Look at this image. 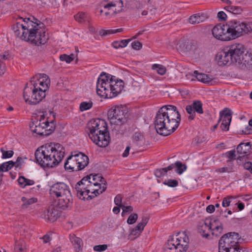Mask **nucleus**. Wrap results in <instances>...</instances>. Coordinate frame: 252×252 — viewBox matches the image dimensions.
Masks as SVG:
<instances>
[{
	"instance_id": "f257e3e1",
	"label": "nucleus",
	"mask_w": 252,
	"mask_h": 252,
	"mask_svg": "<svg viewBox=\"0 0 252 252\" xmlns=\"http://www.w3.org/2000/svg\"><path fill=\"white\" fill-rule=\"evenodd\" d=\"M181 120V116L176 106L164 105L160 108L155 118L156 130L160 135H170L178 128Z\"/></svg>"
},
{
	"instance_id": "f03ea898",
	"label": "nucleus",
	"mask_w": 252,
	"mask_h": 252,
	"mask_svg": "<svg viewBox=\"0 0 252 252\" xmlns=\"http://www.w3.org/2000/svg\"><path fill=\"white\" fill-rule=\"evenodd\" d=\"M65 148L60 144H45L38 148L34 153L36 162L41 167L52 168L63 160Z\"/></svg>"
},
{
	"instance_id": "7ed1b4c3",
	"label": "nucleus",
	"mask_w": 252,
	"mask_h": 252,
	"mask_svg": "<svg viewBox=\"0 0 252 252\" xmlns=\"http://www.w3.org/2000/svg\"><path fill=\"white\" fill-rule=\"evenodd\" d=\"M18 19L22 20L31 44L39 46L44 45L47 42L49 37L46 33L45 25L42 22L33 16L25 18L18 16Z\"/></svg>"
},
{
	"instance_id": "20e7f679",
	"label": "nucleus",
	"mask_w": 252,
	"mask_h": 252,
	"mask_svg": "<svg viewBox=\"0 0 252 252\" xmlns=\"http://www.w3.org/2000/svg\"><path fill=\"white\" fill-rule=\"evenodd\" d=\"M49 193L53 198H57V206L63 210L71 208L73 198L69 187L63 182H57L51 186Z\"/></svg>"
},
{
	"instance_id": "39448f33",
	"label": "nucleus",
	"mask_w": 252,
	"mask_h": 252,
	"mask_svg": "<svg viewBox=\"0 0 252 252\" xmlns=\"http://www.w3.org/2000/svg\"><path fill=\"white\" fill-rule=\"evenodd\" d=\"M189 238L186 232H180L170 236L165 243L163 252H186L189 248Z\"/></svg>"
},
{
	"instance_id": "423d86ee",
	"label": "nucleus",
	"mask_w": 252,
	"mask_h": 252,
	"mask_svg": "<svg viewBox=\"0 0 252 252\" xmlns=\"http://www.w3.org/2000/svg\"><path fill=\"white\" fill-rule=\"evenodd\" d=\"M89 162V158L87 156L82 152L76 153L74 152L66 158L64 167L65 169L79 171L86 167Z\"/></svg>"
},
{
	"instance_id": "0eeeda50",
	"label": "nucleus",
	"mask_w": 252,
	"mask_h": 252,
	"mask_svg": "<svg viewBox=\"0 0 252 252\" xmlns=\"http://www.w3.org/2000/svg\"><path fill=\"white\" fill-rule=\"evenodd\" d=\"M227 26L230 40L248 34L252 31V24L241 22L236 20L228 21Z\"/></svg>"
},
{
	"instance_id": "6e6552de",
	"label": "nucleus",
	"mask_w": 252,
	"mask_h": 252,
	"mask_svg": "<svg viewBox=\"0 0 252 252\" xmlns=\"http://www.w3.org/2000/svg\"><path fill=\"white\" fill-rule=\"evenodd\" d=\"M127 110L122 105L115 106L109 110L107 115L111 123L121 125L127 121Z\"/></svg>"
},
{
	"instance_id": "1a4fd4ad",
	"label": "nucleus",
	"mask_w": 252,
	"mask_h": 252,
	"mask_svg": "<svg viewBox=\"0 0 252 252\" xmlns=\"http://www.w3.org/2000/svg\"><path fill=\"white\" fill-rule=\"evenodd\" d=\"M240 238L239 233L235 232L223 235L219 240V250H229L231 248H238Z\"/></svg>"
},
{
	"instance_id": "9d476101",
	"label": "nucleus",
	"mask_w": 252,
	"mask_h": 252,
	"mask_svg": "<svg viewBox=\"0 0 252 252\" xmlns=\"http://www.w3.org/2000/svg\"><path fill=\"white\" fill-rule=\"evenodd\" d=\"M174 168H176L175 171L176 173L182 174L187 169V166L185 164H183L180 161H177L166 167L156 169L154 171V174L157 178H161L165 175L167 171Z\"/></svg>"
},
{
	"instance_id": "9b49d317",
	"label": "nucleus",
	"mask_w": 252,
	"mask_h": 252,
	"mask_svg": "<svg viewBox=\"0 0 252 252\" xmlns=\"http://www.w3.org/2000/svg\"><path fill=\"white\" fill-rule=\"evenodd\" d=\"M227 22L225 24L217 25L212 30V34L215 38L221 41H229V32Z\"/></svg>"
},
{
	"instance_id": "f8f14e48",
	"label": "nucleus",
	"mask_w": 252,
	"mask_h": 252,
	"mask_svg": "<svg viewBox=\"0 0 252 252\" xmlns=\"http://www.w3.org/2000/svg\"><path fill=\"white\" fill-rule=\"evenodd\" d=\"M230 56L232 63H241V57L244 53L245 49L241 44H236L226 47Z\"/></svg>"
},
{
	"instance_id": "ddd939ff",
	"label": "nucleus",
	"mask_w": 252,
	"mask_h": 252,
	"mask_svg": "<svg viewBox=\"0 0 252 252\" xmlns=\"http://www.w3.org/2000/svg\"><path fill=\"white\" fill-rule=\"evenodd\" d=\"M91 140L98 147L104 148L109 143L110 137L108 130L96 133L95 134L89 135Z\"/></svg>"
},
{
	"instance_id": "4468645a",
	"label": "nucleus",
	"mask_w": 252,
	"mask_h": 252,
	"mask_svg": "<svg viewBox=\"0 0 252 252\" xmlns=\"http://www.w3.org/2000/svg\"><path fill=\"white\" fill-rule=\"evenodd\" d=\"M89 135L104 132L108 130L107 125L105 120L97 119L91 121L89 124Z\"/></svg>"
},
{
	"instance_id": "2eb2a0df",
	"label": "nucleus",
	"mask_w": 252,
	"mask_h": 252,
	"mask_svg": "<svg viewBox=\"0 0 252 252\" xmlns=\"http://www.w3.org/2000/svg\"><path fill=\"white\" fill-rule=\"evenodd\" d=\"M212 224V222L208 219L199 221L197 226L198 232L203 237L209 238L211 229L213 227Z\"/></svg>"
},
{
	"instance_id": "dca6fc26",
	"label": "nucleus",
	"mask_w": 252,
	"mask_h": 252,
	"mask_svg": "<svg viewBox=\"0 0 252 252\" xmlns=\"http://www.w3.org/2000/svg\"><path fill=\"white\" fill-rule=\"evenodd\" d=\"M100 85H96V93L101 97L112 98L114 97L112 90L110 88V84L102 81Z\"/></svg>"
},
{
	"instance_id": "f3484780",
	"label": "nucleus",
	"mask_w": 252,
	"mask_h": 252,
	"mask_svg": "<svg viewBox=\"0 0 252 252\" xmlns=\"http://www.w3.org/2000/svg\"><path fill=\"white\" fill-rule=\"evenodd\" d=\"M12 30L15 36L19 37L22 40L30 42V38L28 37L23 23H20V22H16L12 25Z\"/></svg>"
},
{
	"instance_id": "a211bd4d",
	"label": "nucleus",
	"mask_w": 252,
	"mask_h": 252,
	"mask_svg": "<svg viewBox=\"0 0 252 252\" xmlns=\"http://www.w3.org/2000/svg\"><path fill=\"white\" fill-rule=\"evenodd\" d=\"M216 59L219 66H224L233 63L226 47L216 55Z\"/></svg>"
},
{
	"instance_id": "6ab92c4d",
	"label": "nucleus",
	"mask_w": 252,
	"mask_h": 252,
	"mask_svg": "<svg viewBox=\"0 0 252 252\" xmlns=\"http://www.w3.org/2000/svg\"><path fill=\"white\" fill-rule=\"evenodd\" d=\"M91 180V175H87L83 178V179L78 182L75 185V189H80L86 192L88 195L90 192V187L93 186V182Z\"/></svg>"
},
{
	"instance_id": "aec40b11",
	"label": "nucleus",
	"mask_w": 252,
	"mask_h": 252,
	"mask_svg": "<svg viewBox=\"0 0 252 252\" xmlns=\"http://www.w3.org/2000/svg\"><path fill=\"white\" fill-rule=\"evenodd\" d=\"M45 121L41 122V120L32 122L30 125L31 130L34 133L40 136H44L45 128L47 126Z\"/></svg>"
},
{
	"instance_id": "412c9836",
	"label": "nucleus",
	"mask_w": 252,
	"mask_h": 252,
	"mask_svg": "<svg viewBox=\"0 0 252 252\" xmlns=\"http://www.w3.org/2000/svg\"><path fill=\"white\" fill-rule=\"evenodd\" d=\"M33 84L32 81L31 80L29 86H26L24 90L23 97L25 101L30 105H35L33 92Z\"/></svg>"
},
{
	"instance_id": "4be33fe9",
	"label": "nucleus",
	"mask_w": 252,
	"mask_h": 252,
	"mask_svg": "<svg viewBox=\"0 0 252 252\" xmlns=\"http://www.w3.org/2000/svg\"><path fill=\"white\" fill-rule=\"evenodd\" d=\"M110 88L111 89L114 97L120 94L124 88V82L121 79H118L116 77L113 80H110Z\"/></svg>"
},
{
	"instance_id": "5701e85b",
	"label": "nucleus",
	"mask_w": 252,
	"mask_h": 252,
	"mask_svg": "<svg viewBox=\"0 0 252 252\" xmlns=\"http://www.w3.org/2000/svg\"><path fill=\"white\" fill-rule=\"evenodd\" d=\"M179 48L181 51L185 52L195 49V45L193 41H190L188 39L182 38L178 43Z\"/></svg>"
},
{
	"instance_id": "b1692460",
	"label": "nucleus",
	"mask_w": 252,
	"mask_h": 252,
	"mask_svg": "<svg viewBox=\"0 0 252 252\" xmlns=\"http://www.w3.org/2000/svg\"><path fill=\"white\" fill-rule=\"evenodd\" d=\"M33 92H34V104L39 103L46 96V92L44 88H41L37 84H33Z\"/></svg>"
},
{
	"instance_id": "393cba45",
	"label": "nucleus",
	"mask_w": 252,
	"mask_h": 252,
	"mask_svg": "<svg viewBox=\"0 0 252 252\" xmlns=\"http://www.w3.org/2000/svg\"><path fill=\"white\" fill-rule=\"evenodd\" d=\"M61 212L54 207H49L45 212V219L50 221L54 222L60 217Z\"/></svg>"
},
{
	"instance_id": "a878e982",
	"label": "nucleus",
	"mask_w": 252,
	"mask_h": 252,
	"mask_svg": "<svg viewBox=\"0 0 252 252\" xmlns=\"http://www.w3.org/2000/svg\"><path fill=\"white\" fill-rule=\"evenodd\" d=\"M123 6V2L122 0H112L104 5V8L109 9L112 7H114V13L117 14L122 11Z\"/></svg>"
},
{
	"instance_id": "bb28decb",
	"label": "nucleus",
	"mask_w": 252,
	"mask_h": 252,
	"mask_svg": "<svg viewBox=\"0 0 252 252\" xmlns=\"http://www.w3.org/2000/svg\"><path fill=\"white\" fill-rule=\"evenodd\" d=\"M98 181H99V182L101 183H98L97 182L93 183L94 186H99V189H96L93 192V193L95 194V196H97V195L103 193L107 188V182L103 177L99 175Z\"/></svg>"
},
{
	"instance_id": "cd10ccee",
	"label": "nucleus",
	"mask_w": 252,
	"mask_h": 252,
	"mask_svg": "<svg viewBox=\"0 0 252 252\" xmlns=\"http://www.w3.org/2000/svg\"><path fill=\"white\" fill-rule=\"evenodd\" d=\"M212 228L211 229L212 235L216 237H219L222 233L223 226L218 220H214L212 221Z\"/></svg>"
},
{
	"instance_id": "c85d7f7f",
	"label": "nucleus",
	"mask_w": 252,
	"mask_h": 252,
	"mask_svg": "<svg viewBox=\"0 0 252 252\" xmlns=\"http://www.w3.org/2000/svg\"><path fill=\"white\" fill-rule=\"evenodd\" d=\"M35 77H33L32 78V84H37L39 85V87H40L41 88H44L45 89V92H46L50 85V80L48 77H47L46 76L45 77V78H42L41 80H40L41 78L40 79H38L37 77L36 80H34L35 79Z\"/></svg>"
},
{
	"instance_id": "c756f323",
	"label": "nucleus",
	"mask_w": 252,
	"mask_h": 252,
	"mask_svg": "<svg viewBox=\"0 0 252 252\" xmlns=\"http://www.w3.org/2000/svg\"><path fill=\"white\" fill-rule=\"evenodd\" d=\"M250 142L246 143L241 142L237 147V152L239 155H243V158L251 150Z\"/></svg>"
},
{
	"instance_id": "7c9ffc66",
	"label": "nucleus",
	"mask_w": 252,
	"mask_h": 252,
	"mask_svg": "<svg viewBox=\"0 0 252 252\" xmlns=\"http://www.w3.org/2000/svg\"><path fill=\"white\" fill-rule=\"evenodd\" d=\"M206 19L205 14L197 13L193 14L189 18V22L192 25H196L203 22Z\"/></svg>"
},
{
	"instance_id": "2f4dec72",
	"label": "nucleus",
	"mask_w": 252,
	"mask_h": 252,
	"mask_svg": "<svg viewBox=\"0 0 252 252\" xmlns=\"http://www.w3.org/2000/svg\"><path fill=\"white\" fill-rule=\"evenodd\" d=\"M220 117L218 123L220 120H222V123L225 124H230L231 121V111L225 108L223 111L220 112Z\"/></svg>"
},
{
	"instance_id": "473e14b6",
	"label": "nucleus",
	"mask_w": 252,
	"mask_h": 252,
	"mask_svg": "<svg viewBox=\"0 0 252 252\" xmlns=\"http://www.w3.org/2000/svg\"><path fill=\"white\" fill-rule=\"evenodd\" d=\"M70 240L74 245L76 252H79L82 250L83 243L82 240L75 235L70 236Z\"/></svg>"
},
{
	"instance_id": "72a5a7b5",
	"label": "nucleus",
	"mask_w": 252,
	"mask_h": 252,
	"mask_svg": "<svg viewBox=\"0 0 252 252\" xmlns=\"http://www.w3.org/2000/svg\"><path fill=\"white\" fill-rule=\"evenodd\" d=\"M221 157L228 158V159L226 160L227 163L231 162L235 159L241 161L243 159V157L241 156H239L238 157L236 158L235 150H232L226 153H223L221 155Z\"/></svg>"
},
{
	"instance_id": "f704fd0d",
	"label": "nucleus",
	"mask_w": 252,
	"mask_h": 252,
	"mask_svg": "<svg viewBox=\"0 0 252 252\" xmlns=\"http://www.w3.org/2000/svg\"><path fill=\"white\" fill-rule=\"evenodd\" d=\"M114 78H115V76L103 72L100 74L97 79L96 85H100L101 83L103 84V81H104V83L110 84V80H113Z\"/></svg>"
},
{
	"instance_id": "c9c22d12",
	"label": "nucleus",
	"mask_w": 252,
	"mask_h": 252,
	"mask_svg": "<svg viewBox=\"0 0 252 252\" xmlns=\"http://www.w3.org/2000/svg\"><path fill=\"white\" fill-rule=\"evenodd\" d=\"M3 252H7L4 250ZM13 252H27L26 250L25 242L23 239L15 240V247Z\"/></svg>"
},
{
	"instance_id": "e433bc0d",
	"label": "nucleus",
	"mask_w": 252,
	"mask_h": 252,
	"mask_svg": "<svg viewBox=\"0 0 252 252\" xmlns=\"http://www.w3.org/2000/svg\"><path fill=\"white\" fill-rule=\"evenodd\" d=\"M46 124H47V127L45 128L44 136H47L50 135L55 129L56 123L54 120L49 122L47 119L45 120Z\"/></svg>"
},
{
	"instance_id": "4c0bfd02",
	"label": "nucleus",
	"mask_w": 252,
	"mask_h": 252,
	"mask_svg": "<svg viewBox=\"0 0 252 252\" xmlns=\"http://www.w3.org/2000/svg\"><path fill=\"white\" fill-rule=\"evenodd\" d=\"M21 200L23 202V204L21 205V208L25 209L28 208L31 205L36 203L37 201V199L35 197L27 198L23 196L22 197Z\"/></svg>"
},
{
	"instance_id": "58836bf2",
	"label": "nucleus",
	"mask_w": 252,
	"mask_h": 252,
	"mask_svg": "<svg viewBox=\"0 0 252 252\" xmlns=\"http://www.w3.org/2000/svg\"><path fill=\"white\" fill-rule=\"evenodd\" d=\"M224 9L234 15L240 14L243 11V9L241 7L233 5L232 4L226 6L224 7Z\"/></svg>"
},
{
	"instance_id": "ea45409f",
	"label": "nucleus",
	"mask_w": 252,
	"mask_h": 252,
	"mask_svg": "<svg viewBox=\"0 0 252 252\" xmlns=\"http://www.w3.org/2000/svg\"><path fill=\"white\" fill-rule=\"evenodd\" d=\"M194 73L196 74V77L199 81L203 83H209L212 81V79L207 74L199 73L196 70L194 71Z\"/></svg>"
},
{
	"instance_id": "a19ab883",
	"label": "nucleus",
	"mask_w": 252,
	"mask_h": 252,
	"mask_svg": "<svg viewBox=\"0 0 252 252\" xmlns=\"http://www.w3.org/2000/svg\"><path fill=\"white\" fill-rule=\"evenodd\" d=\"M132 140L135 142L136 144L139 145L141 143H144L145 141L144 136L142 133L140 132H135L132 137Z\"/></svg>"
},
{
	"instance_id": "79ce46f5",
	"label": "nucleus",
	"mask_w": 252,
	"mask_h": 252,
	"mask_svg": "<svg viewBox=\"0 0 252 252\" xmlns=\"http://www.w3.org/2000/svg\"><path fill=\"white\" fill-rule=\"evenodd\" d=\"M195 112L199 114L203 113V110L202 108V103L201 101L198 100H195L193 101L192 103L191 104Z\"/></svg>"
},
{
	"instance_id": "37998d69",
	"label": "nucleus",
	"mask_w": 252,
	"mask_h": 252,
	"mask_svg": "<svg viewBox=\"0 0 252 252\" xmlns=\"http://www.w3.org/2000/svg\"><path fill=\"white\" fill-rule=\"evenodd\" d=\"M123 32V29L120 28L116 30H101L99 34L102 37L108 35L109 34L116 33L117 32Z\"/></svg>"
},
{
	"instance_id": "c03bdc74",
	"label": "nucleus",
	"mask_w": 252,
	"mask_h": 252,
	"mask_svg": "<svg viewBox=\"0 0 252 252\" xmlns=\"http://www.w3.org/2000/svg\"><path fill=\"white\" fill-rule=\"evenodd\" d=\"M76 190L77 191V196L81 200H90L93 199L95 196V194L94 195H91L88 194V195H86V192L81 190L80 189H76Z\"/></svg>"
},
{
	"instance_id": "a18cd8bd",
	"label": "nucleus",
	"mask_w": 252,
	"mask_h": 252,
	"mask_svg": "<svg viewBox=\"0 0 252 252\" xmlns=\"http://www.w3.org/2000/svg\"><path fill=\"white\" fill-rule=\"evenodd\" d=\"M93 106V102L92 100H89L88 102L83 101L80 104L79 110L81 112L87 111L92 108Z\"/></svg>"
},
{
	"instance_id": "49530a36",
	"label": "nucleus",
	"mask_w": 252,
	"mask_h": 252,
	"mask_svg": "<svg viewBox=\"0 0 252 252\" xmlns=\"http://www.w3.org/2000/svg\"><path fill=\"white\" fill-rule=\"evenodd\" d=\"M187 112L189 115L188 117L189 121L193 120L196 116L195 111L191 105H188L186 107Z\"/></svg>"
},
{
	"instance_id": "de8ad7c7",
	"label": "nucleus",
	"mask_w": 252,
	"mask_h": 252,
	"mask_svg": "<svg viewBox=\"0 0 252 252\" xmlns=\"http://www.w3.org/2000/svg\"><path fill=\"white\" fill-rule=\"evenodd\" d=\"M152 68L153 69H156L158 74L161 75H164L166 71V68L160 64H154L153 65Z\"/></svg>"
},
{
	"instance_id": "09e8293b",
	"label": "nucleus",
	"mask_w": 252,
	"mask_h": 252,
	"mask_svg": "<svg viewBox=\"0 0 252 252\" xmlns=\"http://www.w3.org/2000/svg\"><path fill=\"white\" fill-rule=\"evenodd\" d=\"M74 58V54H72L70 55L66 54L61 55L60 57V59L62 61H65L66 63H70L73 61Z\"/></svg>"
},
{
	"instance_id": "8fccbe9b",
	"label": "nucleus",
	"mask_w": 252,
	"mask_h": 252,
	"mask_svg": "<svg viewBox=\"0 0 252 252\" xmlns=\"http://www.w3.org/2000/svg\"><path fill=\"white\" fill-rule=\"evenodd\" d=\"M0 151L2 153V158L3 159L11 158L14 155L13 151H5L2 148H1Z\"/></svg>"
},
{
	"instance_id": "3c124183",
	"label": "nucleus",
	"mask_w": 252,
	"mask_h": 252,
	"mask_svg": "<svg viewBox=\"0 0 252 252\" xmlns=\"http://www.w3.org/2000/svg\"><path fill=\"white\" fill-rule=\"evenodd\" d=\"M163 184L171 188L176 187L179 185V183L177 180L172 179H169L167 181H165Z\"/></svg>"
},
{
	"instance_id": "603ef678",
	"label": "nucleus",
	"mask_w": 252,
	"mask_h": 252,
	"mask_svg": "<svg viewBox=\"0 0 252 252\" xmlns=\"http://www.w3.org/2000/svg\"><path fill=\"white\" fill-rule=\"evenodd\" d=\"M138 219V215L136 213L131 214L127 220V223L128 224H132L134 223Z\"/></svg>"
},
{
	"instance_id": "864d4df0",
	"label": "nucleus",
	"mask_w": 252,
	"mask_h": 252,
	"mask_svg": "<svg viewBox=\"0 0 252 252\" xmlns=\"http://www.w3.org/2000/svg\"><path fill=\"white\" fill-rule=\"evenodd\" d=\"M241 63H238L239 64H249L250 63V55L247 54H243L241 57ZM251 61V59H250Z\"/></svg>"
},
{
	"instance_id": "5fc2aeb1",
	"label": "nucleus",
	"mask_w": 252,
	"mask_h": 252,
	"mask_svg": "<svg viewBox=\"0 0 252 252\" xmlns=\"http://www.w3.org/2000/svg\"><path fill=\"white\" fill-rule=\"evenodd\" d=\"M86 14L84 12H78L74 16V18L76 21L80 23L85 21Z\"/></svg>"
},
{
	"instance_id": "6e6d98bb",
	"label": "nucleus",
	"mask_w": 252,
	"mask_h": 252,
	"mask_svg": "<svg viewBox=\"0 0 252 252\" xmlns=\"http://www.w3.org/2000/svg\"><path fill=\"white\" fill-rule=\"evenodd\" d=\"M108 246L106 244L96 245L94 247V250L96 252H102L105 251Z\"/></svg>"
},
{
	"instance_id": "4d7b16f0",
	"label": "nucleus",
	"mask_w": 252,
	"mask_h": 252,
	"mask_svg": "<svg viewBox=\"0 0 252 252\" xmlns=\"http://www.w3.org/2000/svg\"><path fill=\"white\" fill-rule=\"evenodd\" d=\"M24 159H27V158L25 157ZM15 162L16 164V168L21 169L22 164L24 163V158L21 157H18Z\"/></svg>"
},
{
	"instance_id": "13d9d810",
	"label": "nucleus",
	"mask_w": 252,
	"mask_h": 252,
	"mask_svg": "<svg viewBox=\"0 0 252 252\" xmlns=\"http://www.w3.org/2000/svg\"><path fill=\"white\" fill-rule=\"evenodd\" d=\"M114 203L116 205L121 207L123 205L122 204V196L121 194H118L114 198Z\"/></svg>"
},
{
	"instance_id": "bf43d9fd",
	"label": "nucleus",
	"mask_w": 252,
	"mask_h": 252,
	"mask_svg": "<svg viewBox=\"0 0 252 252\" xmlns=\"http://www.w3.org/2000/svg\"><path fill=\"white\" fill-rule=\"evenodd\" d=\"M121 208L123 210V212L122 213V216L125 215V213H130L133 211V207L131 206H126L125 205H123Z\"/></svg>"
},
{
	"instance_id": "052dcab7",
	"label": "nucleus",
	"mask_w": 252,
	"mask_h": 252,
	"mask_svg": "<svg viewBox=\"0 0 252 252\" xmlns=\"http://www.w3.org/2000/svg\"><path fill=\"white\" fill-rule=\"evenodd\" d=\"M131 47L133 49L140 50L142 47V44L139 41H134L131 43Z\"/></svg>"
},
{
	"instance_id": "680f3d73",
	"label": "nucleus",
	"mask_w": 252,
	"mask_h": 252,
	"mask_svg": "<svg viewBox=\"0 0 252 252\" xmlns=\"http://www.w3.org/2000/svg\"><path fill=\"white\" fill-rule=\"evenodd\" d=\"M217 17L220 21H225L227 19V15L223 11H220L218 12Z\"/></svg>"
},
{
	"instance_id": "e2e57ef3",
	"label": "nucleus",
	"mask_w": 252,
	"mask_h": 252,
	"mask_svg": "<svg viewBox=\"0 0 252 252\" xmlns=\"http://www.w3.org/2000/svg\"><path fill=\"white\" fill-rule=\"evenodd\" d=\"M232 198H233V197L231 196H227V197H224L222 200V206L224 207H226L229 206L230 205V199H232Z\"/></svg>"
},
{
	"instance_id": "0e129e2a",
	"label": "nucleus",
	"mask_w": 252,
	"mask_h": 252,
	"mask_svg": "<svg viewBox=\"0 0 252 252\" xmlns=\"http://www.w3.org/2000/svg\"><path fill=\"white\" fill-rule=\"evenodd\" d=\"M9 170H10V168L6 162H3L0 165V172H6Z\"/></svg>"
},
{
	"instance_id": "69168bd1",
	"label": "nucleus",
	"mask_w": 252,
	"mask_h": 252,
	"mask_svg": "<svg viewBox=\"0 0 252 252\" xmlns=\"http://www.w3.org/2000/svg\"><path fill=\"white\" fill-rule=\"evenodd\" d=\"M243 167L245 169L249 170L252 174V162L247 161L244 163Z\"/></svg>"
},
{
	"instance_id": "338daca9",
	"label": "nucleus",
	"mask_w": 252,
	"mask_h": 252,
	"mask_svg": "<svg viewBox=\"0 0 252 252\" xmlns=\"http://www.w3.org/2000/svg\"><path fill=\"white\" fill-rule=\"evenodd\" d=\"M26 178L23 176H20L18 180V183L22 188L25 187L24 185L26 183Z\"/></svg>"
},
{
	"instance_id": "774afa93",
	"label": "nucleus",
	"mask_w": 252,
	"mask_h": 252,
	"mask_svg": "<svg viewBox=\"0 0 252 252\" xmlns=\"http://www.w3.org/2000/svg\"><path fill=\"white\" fill-rule=\"evenodd\" d=\"M149 220V217L147 215H144L142 217L141 221L140 222L142 223V225L145 226Z\"/></svg>"
}]
</instances>
